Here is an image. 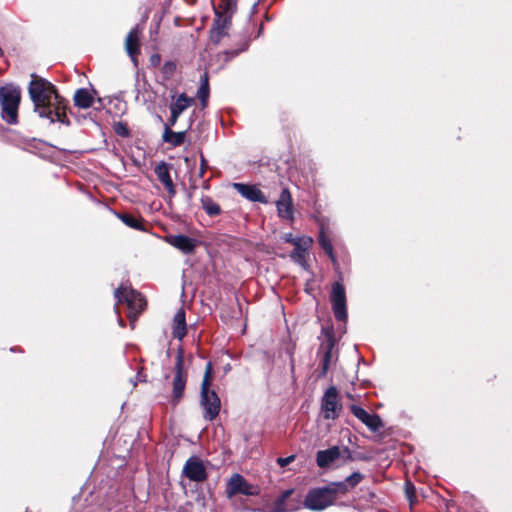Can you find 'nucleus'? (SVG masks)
<instances>
[{
    "label": "nucleus",
    "mask_w": 512,
    "mask_h": 512,
    "mask_svg": "<svg viewBox=\"0 0 512 512\" xmlns=\"http://www.w3.org/2000/svg\"><path fill=\"white\" fill-rule=\"evenodd\" d=\"M28 87V93L34 105V111L39 117L48 119L51 123L59 122L69 125L66 114L68 101L60 96L56 87L48 80L35 74Z\"/></svg>",
    "instance_id": "nucleus-1"
},
{
    "label": "nucleus",
    "mask_w": 512,
    "mask_h": 512,
    "mask_svg": "<svg viewBox=\"0 0 512 512\" xmlns=\"http://www.w3.org/2000/svg\"><path fill=\"white\" fill-rule=\"evenodd\" d=\"M213 379L212 363L208 362L205 367L203 380L200 391V405L204 410L203 417L205 420L213 421L219 415L221 409V401L216 391L210 389Z\"/></svg>",
    "instance_id": "nucleus-2"
},
{
    "label": "nucleus",
    "mask_w": 512,
    "mask_h": 512,
    "mask_svg": "<svg viewBox=\"0 0 512 512\" xmlns=\"http://www.w3.org/2000/svg\"><path fill=\"white\" fill-rule=\"evenodd\" d=\"M237 9V0H219L214 5L215 19L210 31V39L218 44L224 36L228 35L231 18Z\"/></svg>",
    "instance_id": "nucleus-3"
},
{
    "label": "nucleus",
    "mask_w": 512,
    "mask_h": 512,
    "mask_svg": "<svg viewBox=\"0 0 512 512\" xmlns=\"http://www.w3.org/2000/svg\"><path fill=\"white\" fill-rule=\"evenodd\" d=\"M341 488V485L330 482L325 486L310 489L305 496L304 507L314 511L330 507L341 496Z\"/></svg>",
    "instance_id": "nucleus-4"
},
{
    "label": "nucleus",
    "mask_w": 512,
    "mask_h": 512,
    "mask_svg": "<svg viewBox=\"0 0 512 512\" xmlns=\"http://www.w3.org/2000/svg\"><path fill=\"white\" fill-rule=\"evenodd\" d=\"M21 91L18 86L6 85L0 88V106L2 119L11 125L18 122V108Z\"/></svg>",
    "instance_id": "nucleus-5"
},
{
    "label": "nucleus",
    "mask_w": 512,
    "mask_h": 512,
    "mask_svg": "<svg viewBox=\"0 0 512 512\" xmlns=\"http://www.w3.org/2000/svg\"><path fill=\"white\" fill-rule=\"evenodd\" d=\"M114 296L118 303H126L129 309L128 317L131 321L136 320L146 305L144 297L139 292L125 286L117 288L114 291Z\"/></svg>",
    "instance_id": "nucleus-6"
},
{
    "label": "nucleus",
    "mask_w": 512,
    "mask_h": 512,
    "mask_svg": "<svg viewBox=\"0 0 512 512\" xmlns=\"http://www.w3.org/2000/svg\"><path fill=\"white\" fill-rule=\"evenodd\" d=\"M187 372L184 369V351L180 347L177 351L176 362L174 366V376L172 381V402L177 404L183 397L187 382Z\"/></svg>",
    "instance_id": "nucleus-7"
},
{
    "label": "nucleus",
    "mask_w": 512,
    "mask_h": 512,
    "mask_svg": "<svg viewBox=\"0 0 512 512\" xmlns=\"http://www.w3.org/2000/svg\"><path fill=\"white\" fill-rule=\"evenodd\" d=\"M332 310L336 320L345 322L347 319L346 294L343 284L335 282L330 296Z\"/></svg>",
    "instance_id": "nucleus-8"
},
{
    "label": "nucleus",
    "mask_w": 512,
    "mask_h": 512,
    "mask_svg": "<svg viewBox=\"0 0 512 512\" xmlns=\"http://www.w3.org/2000/svg\"><path fill=\"white\" fill-rule=\"evenodd\" d=\"M341 408L342 405L339 402L338 391L336 387H329L321 399L323 417L327 420H334L338 418Z\"/></svg>",
    "instance_id": "nucleus-9"
},
{
    "label": "nucleus",
    "mask_w": 512,
    "mask_h": 512,
    "mask_svg": "<svg viewBox=\"0 0 512 512\" xmlns=\"http://www.w3.org/2000/svg\"><path fill=\"white\" fill-rule=\"evenodd\" d=\"M258 487L250 484L242 475L236 473L231 476L226 486V493L229 497L242 494L253 496L258 494Z\"/></svg>",
    "instance_id": "nucleus-10"
},
{
    "label": "nucleus",
    "mask_w": 512,
    "mask_h": 512,
    "mask_svg": "<svg viewBox=\"0 0 512 512\" xmlns=\"http://www.w3.org/2000/svg\"><path fill=\"white\" fill-rule=\"evenodd\" d=\"M182 472L193 482H203L208 476L203 461L196 456H192L186 461Z\"/></svg>",
    "instance_id": "nucleus-11"
},
{
    "label": "nucleus",
    "mask_w": 512,
    "mask_h": 512,
    "mask_svg": "<svg viewBox=\"0 0 512 512\" xmlns=\"http://www.w3.org/2000/svg\"><path fill=\"white\" fill-rule=\"evenodd\" d=\"M350 410L358 420L373 432L378 431L383 426L381 418L375 413H369L357 405H351Z\"/></svg>",
    "instance_id": "nucleus-12"
},
{
    "label": "nucleus",
    "mask_w": 512,
    "mask_h": 512,
    "mask_svg": "<svg viewBox=\"0 0 512 512\" xmlns=\"http://www.w3.org/2000/svg\"><path fill=\"white\" fill-rule=\"evenodd\" d=\"M276 208L278 216L282 219L293 221L294 219V209H293V201L290 191L287 188H284L278 200L276 201Z\"/></svg>",
    "instance_id": "nucleus-13"
},
{
    "label": "nucleus",
    "mask_w": 512,
    "mask_h": 512,
    "mask_svg": "<svg viewBox=\"0 0 512 512\" xmlns=\"http://www.w3.org/2000/svg\"><path fill=\"white\" fill-rule=\"evenodd\" d=\"M348 448L341 449L338 446L330 447L326 450H320L316 454V463L320 468H329L342 455V452H348Z\"/></svg>",
    "instance_id": "nucleus-14"
},
{
    "label": "nucleus",
    "mask_w": 512,
    "mask_h": 512,
    "mask_svg": "<svg viewBox=\"0 0 512 512\" xmlns=\"http://www.w3.org/2000/svg\"><path fill=\"white\" fill-rule=\"evenodd\" d=\"M233 188L244 198L252 202L266 204L268 202L263 192L256 186L244 183H233Z\"/></svg>",
    "instance_id": "nucleus-15"
},
{
    "label": "nucleus",
    "mask_w": 512,
    "mask_h": 512,
    "mask_svg": "<svg viewBox=\"0 0 512 512\" xmlns=\"http://www.w3.org/2000/svg\"><path fill=\"white\" fill-rule=\"evenodd\" d=\"M139 34L140 30L138 26L132 28L125 39V49L127 54L130 56L132 62L137 66V56L140 53L139 47Z\"/></svg>",
    "instance_id": "nucleus-16"
},
{
    "label": "nucleus",
    "mask_w": 512,
    "mask_h": 512,
    "mask_svg": "<svg viewBox=\"0 0 512 512\" xmlns=\"http://www.w3.org/2000/svg\"><path fill=\"white\" fill-rule=\"evenodd\" d=\"M155 174L158 180L165 186V189L169 193L170 196H174L176 194V189L174 183L170 176V167L165 162H161L155 167Z\"/></svg>",
    "instance_id": "nucleus-17"
},
{
    "label": "nucleus",
    "mask_w": 512,
    "mask_h": 512,
    "mask_svg": "<svg viewBox=\"0 0 512 512\" xmlns=\"http://www.w3.org/2000/svg\"><path fill=\"white\" fill-rule=\"evenodd\" d=\"M170 244L186 254L193 252L196 246L195 240L186 235L172 236Z\"/></svg>",
    "instance_id": "nucleus-18"
},
{
    "label": "nucleus",
    "mask_w": 512,
    "mask_h": 512,
    "mask_svg": "<svg viewBox=\"0 0 512 512\" xmlns=\"http://www.w3.org/2000/svg\"><path fill=\"white\" fill-rule=\"evenodd\" d=\"M186 319L185 312L181 308L179 309L173 318V336L179 340H182L186 335Z\"/></svg>",
    "instance_id": "nucleus-19"
},
{
    "label": "nucleus",
    "mask_w": 512,
    "mask_h": 512,
    "mask_svg": "<svg viewBox=\"0 0 512 512\" xmlns=\"http://www.w3.org/2000/svg\"><path fill=\"white\" fill-rule=\"evenodd\" d=\"M186 137V132H174L169 125H165L164 133H163V141L171 144L173 147L180 146L184 143Z\"/></svg>",
    "instance_id": "nucleus-20"
},
{
    "label": "nucleus",
    "mask_w": 512,
    "mask_h": 512,
    "mask_svg": "<svg viewBox=\"0 0 512 512\" xmlns=\"http://www.w3.org/2000/svg\"><path fill=\"white\" fill-rule=\"evenodd\" d=\"M74 104L81 109H87L93 104V96L85 88L78 89L74 94Z\"/></svg>",
    "instance_id": "nucleus-21"
},
{
    "label": "nucleus",
    "mask_w": 512,
    "mask_h": 512,
    "mask_svg": "<svg viewBox=\"0 0 512 512\" xmlns=\"http://www.w3.org/2000/svg\"><path fill=\"white\" fill-rule=\"evenodd\" d=\"M194 102V99L188 97L185 93L180 94L175 101L170 105L171 113L181 115L187 108Z\"/></svg>",
    "instance_id": "nucleus-22"
},
{
    "label": "nucleus",
    "mask_w": 512,
    "mask_h": 512,
    "mask_svg": "<svg viewBox=\"0 0 512 512\" xmlns=\"http://www.w3.org/2000/svg\"><path fill=\"white\" fill-rule=\"evenodd\" d=\"M363 479V475L359 472H354L348 477H346L343 481L334 482V484H339L342 486L341 491H339L340 495L346 494L350 489H353L360 481Z\"/></svg>",
    "instance_id": "nucleus-23"
},
{
    "label": "nucleus",
    "mask_w": 512,
    "mask_h": 512,
    "mask_svg": "<svg viewBox=\"0 0 512 512\" xmlns=\"http://www.w3.org/2000/svg\"><path fill=\"white\" fill-rule=\"evenodd\" d=\"M334 347V343L332 340H328L325 347L324 353L321 361V373L320 376H325L329 370V366L332 360V350Z\"/></svg>",
    "instance_id": "nucleus-24"
},
{
    "label": "nucleus",
    "mask_w": 512,
    "mask_h": 512,
    "mask_svg": "<svg viewBox=\"0 0 512 512\" xmlns=\"http://www.w3.org/2000/svg\"><path fill=\"white\" fill-rule=\"evenodd\" d=\"M201 206L209 216H217L221 213V207L211 197L202 196Z\"/></svg>",
    "instance_id": "nucleus-25"
},
{
    "label": "nucleus",
    "mask_w": 512,
    "mask_h": 512,
    "mask_svg": "<svg viewBox=\"0 0 512 512\" xmlns=\"http://www.w3.org/2000/svg\"><path fill=\"white\" fill-rule=\"evenodd\" d=\"M197 97L199 98L202 106L206 107L209 97V84L206 74L202 78L201 85L197 91Z\"/></svg>",
    "instance_id": "nucleus-26"
},
{
    "label": "nucleus",
    "mask_w": 512,
    "mask_h": 512,
    "mask_svg": "<svg viewBox=\"0 0 512 512\" xmlns=\"http://www.w3.org/2000/svg\"><path fill=\"white\" fill-rule=\"evenodd\" d=\"M118 218L128 227L136 229V230H143V224L142 222L135 218L134 216L130 214H117Z\"/></svg>",
    "instance_id": "nucleus-27"
},
{
    "label": "nucleus",
    "mask_w": 512,
    "mask_h": 512,
    "mask_svg": "<svg viewBox=\"0 0 512 512\" xmlns=\"http://www.w3.org/2000/svg\"><path fill=\"white\" fill-rule=\"evenodd\" d=\"M318 241H319V244H320L321 248L325 251V253L334 262L335 261V256H334V253H333V246H332L331 241L329 240V238L325 235L323 229H321V231H320Z\"/></svg>",
    "instance_id": "nucleus-28"
},
{
    "label": "nucleus",
    "mask_w": 512,
    "mask_h": 512,
    "mask_svg": "<svg viewBox=\"0 0 512 512\" xmlns=\"http://www.w3.org/2000/svg\"><path fill=\"white\" fill-rule=\"evenodd\" d=\"M283 240L287 243H291L296 247V251H300L302 253V241L304 244H310L312 242L311 238L301 239L295 238L292 233H286L283 236Z\"/></svg>",
    "instance_id": "nucleus-29"
},
{
    "label": "nucleus",
    "mask_w": 512,
    "mask_h": 512,
    "mask_svg": "<svg viewBox=\"0 0 512 512\" xmlns=\"http://www.w3.org/2000/svg\"><path fill=\"white\" fill-rule=\"evenodd\" d=\"M246 49H247V44H244L240 49L225 51L223 53L224 60L225 61H229L232 58L236 57L240 52H242V51H244Z\"/></svg>",
    "instance_id": "nucleus-30"
},
{
    "label": "nucleus",
    "mask_w": 512,
    "mask_h": 512,
    "mask_svg": "<svg viewBox=\"0 0 512 512\" xmlns=\"http://www.w3.org/2000/svg\"><path fill=\"white\" fill-rule=\"evenodd\" d=\"M405 492H406L407 499L409 500L410 506L412 507L413 499L415 498V488L412 485V483L409 481L406 482V484H405Z\"/></svg>",
    "instance_id": "nucleus-31"
},
{
    "label": "nucleus",
    "mask_w": 512,
    "mask_h": 512,
    "mask_svg": "<svg viewBox=\"0 0 512 512\" xmlns=\"http://www.w3.org/2000/svg\"><path fill=\"white\" fill-rule=\"evenodd\" d=\"M294 458H295L294 455H291V456H288V457H285V458H278L277 459V463L279 464V466L285 467L288 464H290L294 460Z\"/></svg>",
    "instance_id": "nucleus-32"
},
{
    "label": "nucleus",
    "mask_w": 512,
    "mask_h": 512,
    "mask_svg": "<svg viewBox=\"0 0 512 512\" xmlns=\"http://www.w3.org/2000/svg\"><path fill=\"white\" fill-rule=\"evenodd\" d=\"M306 249L302 246V253L300 251H296V247L291 254V257L297 258L298 260H303L305 258Z\"/></svg>",
    "instance_id": "nucleus-33"
},
{
    "label": "nucleus",
    "mask_w": 512,
    "mask_h": 512,
    "mask_svg": "<svg viewBox=\"0 0 512 512\" xmlns=\"http://www.w3.org/2000/svg\"><path fill=\"white\" fill-rule=\"evenodd\" d=\"M176 66L174 63L172 62H166L163 66V71L164 73H173L174 70H175Z\"/></svg>",
    "instance_id": "nucleus-34"
},
{
    "label": "nucleus",
    "mask_w": 512,
    "mask_h": 512,
    "mask_svg": "<svg viewBox=\"0 0 512 512\" xmlns=\"http://www.w3.org/2000/svg\"><path fill=\"white\" fill-rule=\"evenodd\" d=\"M178 118H179V115L171 113V116L165 125H169V128H171L172 126H174L176 124Z\"/></svg>",
    "instance_id": "nucleus-35"
},
{
    "label": "nucleus",
    "mask_w": 512,
    "mask_h": 512,
    "mask_svg": "<svg viewBox=\"0 0 512 512\" xmlns=\"http://www.w3.org/2000/svg\"><path fill=\"white\" fill-rule=\"evenodd\" d=\"M292 493H293V489L285 490L281 494L280 501L284 502L287 498H289L291 496Z\"/></svg>",
    "instance_id": "nucleus-36"
},
{
    "label": "nucleus",
    "mask_w": 512,
    "mask_h": 512,
    "mask_svg": "<svg viewBox=\"0 0 512 512\" xmlns=\"http://www.w3.org/2000/svg\"><path fill=\"white\" fill-rule=\"evenodd\" d=\"M205 168H206V160H205V158L202 156V157H201V170H200V176H201V177L204 175Z\"/></svg>",
    "instance_id": "nucleus-37"
},
{
    "label": "nucleus",
    "mask_w": 512,
    "mask_h": 512,
    "mask_svg": "<svg viewBox=\"0 0 512 512\" xmlns=\"http://www.w3.org/2000/svg\"><path fill=\"white\" fill-rule=\"evenodd\" d=\"M116 131H117V133H118L119 135H122V136H127V135H128V131H127V129H126V128H124V127H123V128H121V129H116Z\"/></svg>",
    "instance_id": "nucleus-38"
},
{
    "label": "nucleus",
    "mask_w": 512,
    "mask_h": 512,
    "mask_svg": "<svg viewBox=\"0 0 512 512\" xmlns=\"http://www.w3.org/2000/svg\"><path fill=\"white\" fill-rule=\"evenodd\" d=\"M151 61L154 63V62H157L159 61V57L158 56H152L151 57Z\"/></svg>",
    "instance_id": "nucleus-39"
},
{
    "label": "nucleus",
    "mask_w": 512,
    "mask_h": 512,
    "mask_svg": "<svg viewBox=\"0 0 512 512\" xmlns=\"http://www.w3.org/2000/svg\"><path fill=\"white\" fill-rule=\"evenodd\" d=\"M119 325H120V326H124V322H123V320H122V319H119Z\"/></svg>",
    "instance_id": "nucleus-40"
},
{
    "label": "nucleus",
    "mask_w": 512,
    "mask_h": 512,
    "mask_svg": "<svg viewBox=\"0 0 512 512\" xmlns=\"http://www.w3.org/2000/svg\"><path fill=\"white\" fill-rule=\"evenodd\" d=\"M3 54L2 49L0 48V56Z\"/></svg>",
    "instance_id": "nucleus-41"
}]
</instances>
